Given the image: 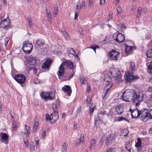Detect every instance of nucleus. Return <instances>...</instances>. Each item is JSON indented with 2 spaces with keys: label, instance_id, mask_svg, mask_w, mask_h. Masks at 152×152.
Returning <instances> with one entry per match:
<instances>
[{
  "label": "nucleus",
  "instance_id": "nucleus-1",
  "mask_svg": "<svg viewBox=\"0 0 152 152\" xmlns=\"http://www.w3.org/2000/svg\"><path fill=\"white\" fill-rule=\"evenodd\" d=\"M144 96V94L142 92L137 93L132 90L125 91L123 93L122 98L126 102L132 101L134 103L137 101L138 102L136 103V105L143 100Z\"/></svg>",
  "mask_w": 152,
  "mask_h": 152
},
{
  "label": "nucleus",
  "instance_id": "nucleus-2",
  "mask_svg": "<svg viewBox=\"0 0 152 152\" xmlns=\"http://www.w3.org/2000/svg\"><path fill=\"white\" fill-rule=\"evenodd\" d=\"M51 107L53 109V112L50 115L48 114L46 115L45 120H48L50 123H54L58 118V110L57 106L56 104L53 105Z\"/></svg>",
  "mask_w": 152,
  "mask_h": 152
},
{
  "label": "nucleus",
  "instance_id": "nucleus-3",
  "mask_svg": "<svg viewBox=\"0 0 152 152\" xmlns=\"http://www.w3.org/2000/svg\"><path fill=\"white\" fill-rule=\"evenodd\" d=\"M65 66H67L70 69H72V70L74 69V67L72 62L69 61H66L61 64L59 67V70L57 73V75L58 77V78L61 79V77L64 75L65 71L64 68Z\"/></svg>",
  "mask_w": 152,
  "mask_h": 152
},
{
  "label": "nucleus",
  "instance_id": "nucleus-4",
  "mask_svg": "<svg viewBox=\"0 0 152 152\" xmlns=\"http://www.w3.org/2000/svg\"><path fill=\"white\" fill-rule=\"evenodd\" d=\"M103 83L105 86V88L107 89L103 97V99L105 100L109 96V91L112 86L111 77L108 75L105 76L104 78Z\"/></svg>",
  "mask_w": 152,
  "mask_h": 152
},
{
  "label": "nucleus",
  "instance_id": "nucleus-5",
  "mask_svg": "<svg viewBox=\"0 0 152 152\" xmlns=\"http://www.w3.org/2000/svg\"><path fill=\"white\" fill-rule=\"evenodd\" d=\"M40 95L42 98L45 101L54 99L55 96V94L52 91L42 92H41Z\"/></svg>",
  "mask_w": 152,
  "mask_h": 152
},
{
  "label": "nucleus",
  "instance_id": "nucleus-6",
  "mask_svg": "<svg viewBox=\"0 0 152 152\" xmlns=\"http://www.w3.org/2000/svg\"><path fill=\"white\" fill-rule=\"evenodd\" d=\"M124 77L127 82H132L134 80L138 78V77L133 75V72L129 71L125 73Z\"/></svg>",
  "mask_w": 152,
  "mask_h": 152
},
{
  "label": "nucleus",
  "instance_id": "nucleus-7",
  "mask_svg": "<svg viewBox=\"0 0 152 152\" xmlns=\"http://www.w3.org/2000/svg\"><path fill=\"white\" fill-rule=\"evenodd\" d=\"M113 38L114 40L119 43L123 42L125 39L124 35L118 31L114 34Z\"/></svg>",
  "mask_w": 152,
  "mask_h": 152
},
{
  "label": "nucleus",
  "instance_id": "nucleus-8",
  "mask_svg": "<svg viewBox=\"0 0 152 152\" xmlns=\"http://www.w3.org/2000/svg\"><path fill=\"white\" fill-rule=\"evenodd\" d=\"M33 48L31 43L26 42H24L23 44V49L26 53H29L31 52Z\"/></svg>",
  "mask_w": 152,
  "mask_h": 152
},
{
  "label": "nucleus",
  "instance_id": "nucleus-9",
  "mask_svg": "<svg viewBox=\"0 0 152 152\" xmlns=\"http://www.w3.org/2000/svg\"><path fill=\"white\" fill-rule=\"evenodd\" d=\"M148 110L146 109L140 111V115L141 120L144 122H146L148 118Z\"/></svg>",
  "mask_w": 152,
  "mask_h": 152
},
{
  "label": "nucleus",
  "instance_id": "nucleus-10",
  "mask_svg": "<svg viewBox=\"0 0 152 152\" xmlns=\"http://www.w3.org/2000/svg\"><path fill=\"white\" fill-rule=\"evenodd\" d=\"M111 73L115 80H119L122 77L121 72L118 68L113 69L112 71L111 72Z\"/></svg>",
  "mask_w": 152,
  "mask_h": 152
},
{
  "label": "nucleus",
  "instance_id": "nucleus-11",
  "mask_svg": "<svg viewBox=\"0 0 152 152\" xmlns=\"http://www.w3.org/2000/svg\"><path fill=\"white\" fill-rule=\"evenodd\" d=\"M14 79L18 83L23 84L26 80L25 76L23 74H17L15 75Z\"/></svg>",
  "mask_w": 152,
  "mask_h": 152
},
{
  "label": "nucleus",
  "instance_id": "nucleus-12",
  "mask_svg": "<svg viewBox=\"0 0 152 152\" xmlns=\"http://www.w3.org/2000/svg\"><path fill=\"white\" fill-rule=\"evenodd\" d=\"M0 141L5 144H7L9 143V136L6 133H1Z\"/></svg>",
  "mask_w": 152,
  "mask_h": 152
},
{
  "label": "nucleus",
  "instance_id": "nucleus-13",
  "mask_svg": "<svg viewBox=\"0 0 152 152\" xmlns=\"http://www.w3.org/2000/svg\"><path fill=\"white\" fill-rule=\"evenodd\" d=\"M10 21L8 17L2 21L0 23V27L7 29L10 25Z\"/></svg>",
  "mask_w": 152,
  "mask_h": 152
},
{
  "label": "nucleus",
  "instance_id": "nucleus-14",
  "mask_svg": "<svg viewBox=\"0 0 152 152\" xmlns=\"http://www.w3.org/2000/svg\"><path fill=\"white\" fill-rule=\"evenodd\" d=\"M119 54V53L114 50H112L108 54L110 58L114 60H117Z\"/></svg>",
  "mask_w": 152,
  "mask_h": 152
},
{
  "label": "nucleus",
  "instance_id": "nucleus-15",
  "mask_svg": "<svg viewBox=\"0 0 152 152\" xmlns=\"http://www.w3.org/2000/svg\"><path fill=\"white\" fill-rule=\"evenodd\" d=\"M115 137L113 135H110L107 137L105 143L106 145H110L111 143L114 142Z\"/></svg>",
  "mask_w": 152,
  "mask_h": 152
},
{
  "label": "nucleus",
  "instance_id": "nucleus-16",
  "mask_svg": "<svg viewBox=\"0 0 152 152\" xmlns=\"http://www.w3.org/2000/svg\"><path fill=\"white\" fill-rule=\"evenodd\" d=\"M52 60L51 59H47L43 63V64L42 66V69H44L45 68H48L50 65Z\"/></svg>",
  "mask_w": 152,
  "mask_h": 152
},
{
  "label": "nucleus",
  "instance_id": "nucleus-17",
  "mask_svg": "<svg viewBox=\"0 0 152 152\" xmlns=\"http://www.w3.org/2000/svg\"><path fill=\"white\" fill-rule=\"evenodd\" d=\"M38 61V59L35 57H30L29 59L28 60V62L30 65L33 66L36 64Z\"/></svg>",
  "mask_w": 152,
  "mask_h": 152
},
{
  "label": "nucleus",
  "instance_id": "nucleus-18",
  "mask_svg": "<svg viewBox=\"0 0 152 152\" xmlns=\"http://www.w3.org/2000/svg\"><path fill=\"white\" fill-rule=\"evenodd\" d=\"M62 89L63 91L66 93L68 96H70L72 90L70 87L69 86L64 85V87H62Z\"/></svg>",
  "mask_w": 152,
  "mask_h": 152
},
{
  "label": "nucleus",
  "instance_id": "nucleus-19",
  "mask_svg": "<svg viewBox=\"0 0 152 152\" xmlns=\"http://www.w3.org/2000/svg\"><path fill=\"white\" fill-rule=\"evenodd\" d=\"M132 118H135L139 117L140 110L137 108L133 110L131 113Z\"/></svg>",
  "mask_w": 152,
  "mask_h": 152
},
{
  "label": "nucleus",
  "instance_id": "nucleus-20",
  "mask_svg": "<svg viewBox=\"0 0 152 152\" xmlns=\"http://www.w3.org/2000/svg\"><path fill=\"white\" fill-rule=\"evenodd\" d=\"M85 7V4L84 2L82 1V2H78L76 4V10L77 12H80L81 9L84 8Z\"/></svg>",
  "mask_w": 152,
  "mask_h": 152
},
{
  "label": "nucleus",
  "instance_id": "nucleus-21",
  "mask_svg": "<svg viewBox=\"0 0 152 152\" xmlns=\"http://www.w3.org/2000/svg\"><path fill=\"white\" fill-rule=\"evenodd\" d=\"M44 41L43 40L38 39L35 43L34 47L38 49L39 48L42 46L44 44Z\"/></svg>",
  "mask_w": 152,
  "mask_h": 152
},
{
  "label": "nucleus",
  "instance_id": "nucleus-22",
  "mask_svg": "<svg viewBox=\"0 0 152 152\" xmlns=\"http://www.w3.org/2000/svg\"><path fill=\"white\" fill-rule=\"evenodd\" d=\"M80 138L77 140L76 141V145H78L80 143L83 144L85 141L84 140V134L82 133L80 135Z\"/></svg>",
  "mask_w": 152,
  "mask_h": 152
},
{
  "label": "nucleus",
  "instance_id": "nucleus-23",
  "mask_svg": "<svg viewBox=\"0 0 152 152\" xmlns=\"http://www.w3.org/2000/svg\"><path fill=\"white\" fill-rule=\"evenodd\" d=\"M115 111L117 114L121 115L124 112L123 109L121 106H117L115 107Z\"/></svg>",
  "mask_w": 152,
  "mask_h": 152
},
{
  "label": "nucleus",
  "instance_id": "nucleus-24",
  "mask_svg": "<svg viewBox=\"0 0 152 152\" xmlns=\"http://www.w3.org/2000/svg\"><path fill=\"white\" fill-rule=\"evenodd\" d=\"M34 124L33 129L34 131H35L37 130V129L39 125V123L37 121V119L36 117H34Z\"/></svg>",
  "mask_w": 152,
  "mask_h": 152
},
{
  "label": "nucleus",
  "instance_id": "nucleus-25",
  "mask_svg": "<svg viewBox=\"0 0 152 152\" xmlns=\"http://www.w3.org/2000/svg\"><path fill=\"white\" fill-rule=\"evenodd\" d=\"M96 145V143L94 140L92 139L91 140L89 145V148L90 149H91L93 148H94Z\"/></svg>",
  "mask_w": 152,
  "mask_h": 152
},
{
  "label": "nucleus",
  "instance_id": "nucleus-26",
  "mask_svg": "<svg viewBox=\"0 0 152 152\" xmlns=\"http://www.w3.org/2000/svg\"><path fill=\"white\" fill-rule=\"evenodd\" d=\"M134 48L133 46H127L126 47L125 49V51L127 53H131L133 50V48Z\"/></svg>",
  "mask_w": 152,
  "mask_h": 152
},
{
  "label": "nucleus",
  "instance_id": "nucleus-27",
  "mask_svg": "<svg viewBox=\"0 0 152 152\" xmlns=\"http://www.w3.org/2000/svg\"><path fill=\"white\" fill-rule=\"evenodd\" d=\"M130 70L131 71V72H132L135 69V63L133 62H131L130 63Z\"/></svg>",
  "mask_w": 152,
  "mask_h": 152
},
{
  "label": "nucleus",
  "instance_id": "nucleus-28",
  "mask_svg": "<svg viewBox=\"0 0 152 152\" xmlns=\"http://www.w3.org/2000/svg\"><path fill=\"white\" fill-rule=\"evenodd\" d=\"M137 142L136 143L135 146L136 147H139L141 146L142 140L139 138H138L137 139Z\"/></svg>",
  "mask_w": 152,
  "mask_h": 152
},
{
  "label": "nucleus",
  "instance_id": "nucleus-29",
  "mask_svg": "<svg viewBox=\"0 0 152 152\" xmlns=\"http://www.w3.org/2000/svg\"><path fill=\"white\" fill-rule=\"evenodd\" d=\"M27 21L28 23V24L30 27H32L33 24L32 23L31 18L30 16H28L27 17Z\"/></svg>",
  "mask_w": 152,
  "mask_h": 152
},
{
  "label": "nucleus",
  "instance_id": "nucleus-30",
  "mask_svg": "<svg viewBox=\"0 0 152 152\" xmlns=\"http://www.w3.org/2000/svg\"><path fill=\"white\" fill-rule=\"evenodd\" d=\"M68 143L66 142H64L62 148V152H66V149Z\"/></svg>",
  "mask_w": 152,
  "mask_h": 152
},
{
  "label": "nucleus",
  "instance_id": "nucleus-31",
  "mask_svg": "<svg viewBox=\"0 0 152 152\" xmlns=\"http://www.w3.org/2000/svg\"><path fill=\"white\" fill-rule=\"evenodd\" d=\"M146 55L148 57H152V49H149L147 51Z\"/></svg>",
  "mask_w": 152,
  "mask_h": 152
},
{
  "label": "nucleus",
  "instance_id": "nucleus-32",
  "mask_svg": "<svg viewBox=\"0 0 152 152\" xmlns=\"http://www.w3.org/2000/svg\"><path fill=\"white\" fill-rule=\"evenodd\" d=\"M142 9L140 7H139L137 8V16L138 17H140L141 14L142 12Z\"/></svg>",
  "mask_w": 152,
  "mask_h": 152
},
{
  "label": "nucleus",
  "instance_id": "nucleus-33",
  "mask_svg": "<svg viewBox=\"0 0 152 152\" xmlns=\"http://www.w3.org/2000/svg\"><path fill=\"white\" fill-rule=\"evenodd\" d=\"M12 122H13L12 124V129L16 130L18 126V124L17 122L15 121Z\"/></svg>",
  "mask_w": 152,
  "mask_h": 152
},
{
  "label": "nucleus",
  "instance_id": "nucleus-34",
  "mask_svg": "<svg viewBox=\"0 0 152 152\" xmlns=\"http://www.w3.org/2000/svg\"><path fill=\"white\" fill-rule=\"evenodd\" d=\"M148 72L150 74H152V63H151L148 66Z\"/></svg>",
  "mask_w": 152,
  "mask_h": 152
},
{
  "label": "nucleus",
  "instance_id": "nucleus-35",
  "mask_svg": "<svg viewBox=\"0 0 152 152\" xmlns=\"http://www.w3.org/2000/svg\"><path fill=\"white\" fill-rule=\"evenodd\" d=\"M69 53L72 55H75L76 54V55L77 56V55L75 53V52L74 50L72 48H70L68 51Z\"/></svg>",
  "mask_w": 152,
  "mask_h": 152
},
{
  "label": "nucleus",
  "instance_id": "nucleus-36",
  "mask_svg": "<svg viewBox=\"0 0 152 152\" xmlns=\"http://www.w3.org/2000/svg\"><path fill=\"white\" fill-rule=\"evenodd\" d=\"M123 133L122 134V136H127L129 133V131L126 129H124L123 130Z\"/></svg>",
  "mask_w": 152,
  "mask_h": 152
},
{
  "label": "nucleus",
  "instance_id": "nucleus-37",
  "mask_svg": "<svg viewBox=\"0 0 152 152\" xmlns=\"http://www.w3.org/2000/svg\"><path fill=\"white\" fill-rule=\"evenodd\" d=\"M27 129L24 132V134L26 135L28 134L27 135V137L28 136V135L30 134V127H27V128H26Z\"/></svg>",
  "mask_w": 152,
  "mask_h": 152
},
{
  "label": "nucleus",
  "instance_id": "nucleus-38",
  "mask_svg": "<svg viewBox=\"0 0 152 152\" xmlns=\"http://www.w3.org/2000/svg\"><path fill=\"white\" fill-rule=\"evenodd\" d=\"M93 105H91L90 106H89V108H90V113H89L90 115H91V114H92V113L93 112L94 110V108L95 106L94 104H92Z\"/></svg>",
  "mask_w": 152,
  "mask_h": 152
},
{
  "label": "nucleus",
  "instance_id": "nucleus-39",
  "mask_svg": "<svg viewBox=\"0 0 152 152\" xmlns=\"http://www.w3.org/2000/svg\"><path fill=\"white\" fill-rule=\"evenodd\" d=\"M86 102L87 106H89V105L91 104V100L90 98H87L86 100Z\"/></svg>",
  "mask_w": 152,
  "mask_h": 152
},
{
  "label": "nucleus",
  "instance_id": "nucleus-40",
  "mask_svg": "<svg viewBox=\"0 0 152 152\" xmlns=\"http://www.w3.org/2000/svg\"><path fill=\"white\" fill-rule=\"evenodd\" d=\"M115 148L111 147L107 150L106 152H115Z\"/></svg>",
  "mask_w": 152,
  "mask_h": 152
},
{
  "label": "nucleus",
  "instance_id": "nucleus-41",
  "mask_svg": "<svg viewBox=\"0 0 152 152\" xmlns=\"http://www.w3.org/2000/svg\"><path fill=\"white\" fill-rule=\"evenodd\" d=\"M47 10V15L48 18V19L50 20L51 19V15L50 12V11L49 10Z\"/></svg>",
  "mask_w": 152,
  "mask_h": 152
},
{
  "label": "nucleus",
  "instance_id": "nucleus-42",
  "mask_svg": "<svg viewBox=\"0 0 152 152\" xmlns=\"http://www.w3.org/2000/svg\"><path fill=\"white\" fill-rule=\"evenodd\" d=\"M148 118L152 119V109L148 110Z\"/></svg>",
  "mask_w": 152,
  "mask_h": 152
},
{
  "label": "nucleus",
  "instance_id": "nucleus-43",
  "mask_svg": "<svg viewBox=\"0 0 152 152\" xmlns=\"http://www.w3.org/2000/svg\"><path fill=\"white\" fill-rule=\"evenodd\" d=\"M99 114H101L102 115H107V116H109L110 115V114L108 113H107L106 111H101L99 112Z\"/></svg>",
  "mask_w": 152,
  "mask_h": 152
},
{
  "label": "nucleus",
  "instance_id": "nucleus-44",
  "mask_svg": "<svg viewBox=\"0 0 152 152\" xmlns=\"http://www.w3.org/2000/svg\"><path fill=\"white\" fill-rule=\"evenodd\" d=\"M116 9H117V12L118 13L117 14V15L118 16H119L118 14H120L121 13V12L122 11L121 8L120 7L118 6L116 8Z\"/></svg>",
  "mask_w": 152,
  "mask_h": 152
},
{
  "label": "nucleus",
  "instance_id": "nucleus-45",
  "mask_svg": "<svg viewBox=\"0 0 152 152\" xmlns=\"http://www.w3.org/2000/svg\"><path fill=\"white\" fill-rule=\"evenodd\" d=\"M58 12V8L57 7H54V12L53 13V15L55 16L56 15Z\"/></svg>",
  "mask_w": 152,
  "mask_h": 152
},
{
  "label": "nucleus",
  "instance_id": "nucleus-46",
  "mask_svg": "<svg viewBox=\"0 0 152 152\" xmlns=\"http://www.w3.org/2000/svg\"><path fill=\"white\" fill-rule=\"evenodd\" d=\"M89 48H91V49H92L93 50H94L95 52L96 53V48H100V47H99V46H98L97 45H95L94 46L90 47Z\"/></svg>",
  "mask_w": 152,
  "mask_h": 152
},
{
  "label": "nucleus",
  "instance_id": "nucleus-47",
  "mask_svg": "<svg viewBox=\"0 0 152 152\" xmlns=\"http://www.w3.org/2000/svg\"><path fill=\"white\" fill-rule=\"evenodd\" d=\"M80 81L81 83H84V81H86V77L83 76L80 78Z\"/></svg>",
  "mask_w": 152,
  "mask_h": 152
},
{
  "label": "nucleus",
  "instance_id": "nucleus-48",
  "mask_svg": "<svg viewBox=\"0 0 152 152\" xmlns=\"http://www.w3.org/2000/svg\"><path fill=\"white\" fill-rule=\"evenodd\" d=\"M87 87L86 88L87 92H89L91 91V88L90 86V84L88 83L87 84Z\"/></svg>",
  "mask_w": 152,
  "mask_h": 152
},
{
  "label": "nucleus",
  "instance_id": "nucleus-49",
  "mask_svg": "<svg viewBox=\"0 0 152 152\" xmlns=\"http://www.w3.org/2000/svg\"><path fill=\"white\" fill-rule=\"evenodd\" d=\"M62 33L66 37H68L69 36L68 33L65 30H64V31H62Z\"/></svg>",
  "mask_w": 152,
  "mask_h": 152
},
{
  "label": "nucleus",
  "instance_id": "nucleus-50",
  "mask_svg": "<svg viewBox=\"0 0 152 152\" xmlns=\"http://www.w3.org/2000/svg\"><path fill=\"white\" fill-rule=\"evenodd\" d=\"M89 5L90 7H91L93 6V0H89Z\"/></svg>",
  "mask_w": 152,
  "mask_h": 152
},
{
  "label": "nucleus",
  "instance_id": "nucleus-51",
  "mask_svg": "<svg viewBox=\"0 0 152 152\" xmlns=\"http://www.w3.org/2000/svg\"><path fill=\"white\" fill-rule=\"evenodd\" d=\"M40 83V80H39L38 78L35 79L34 80V83L35 84H38Z\"/></svg>",
  "mask_w": 152,
  "mask_h": 152
},
{
  "label": "nucleus",
  "instance_id": "nucleus-52",
  "mask_svg": "<svg viewBox=\"0 0 152 152\" xmlns=\"http://www.w3.org/2000/svg\"><path fill=\"white\" fill-rule=\"evenodd\" d=\"M9 41V39L8 38H7L5 39V41L4 43L5 46L6 47L8 44V42Z\"/></svg>",
  "mask_w": 152,
  "mask_h": 152
},
{
  "label": "nucleus",
  "instance_id": "nucleus-53",
  "mask_svg": "<svg viewBox=\"0 0 152 152\" xmlns=\"http://www.w3.org/2000/svg\"><path fill=\"white\" fill-rule=\"evenodd\" d=\"M74 127L73 129H76L77 128V125L76 123L75 122H74Z\"/></svg>",
  "mask_w": 152,
  "mask_h": 152
},
{
  "label": "nucleus",
  "instance_id": "nucleus-54",
  "mask_svg": "<svg viewBox=\"0 0 152 152\" xmlns=\"http://www.w3.org/2000/svg\"><path fill=\"white\" fill-rule=\"evenodd\" d=\"M78 12H77H77H76L75 14L74 18L75 20L77 18V17L78 15Z\"/></svg>",
  "mask_w": 152,
  "mask_h": 152
},
{
  "label": "nucleus",
  "instance_id": "nucleus-55",
  "mask_svg": "<svg viewBox=\"0 0 152 152\" xmlns=\"http://www.w3.org/2000/svg\"><path fill=\"white\" fill-rule=\"evenodd\" d=\"M148 91L149 92H152V86H149L148 87Z\"/></svg>",
  "mask_w": 152,
  "mask_h": 152
},
{
  "label": "nucleus",
  "instance_id": "nucleus-56",
  "mask_svg": "<svg viewBox=\"0 0 152 152\" xmlns=\"http://www.w3.org/2000/svg\"><path fill=\"white\" fill-rule=\"evenodd\" d=\"M105 0H100V5L104 4L105 3Z\"/></svg>",
  "mask_w": 152,
  "mask_h": 152
},
{
  "label": "nucleus",
  "instance_id": "nucleus-57",
  "mask_svg": "<svg viewBox=\"0 0 152 152\" xmlns=\"http://www.w3.org/2000/svg\"><path fill=\"white\" fill-rule=\"evenodd\" d=\"M123 120H124L125 121H128V120H126V119L125 118H123L122 117H121L119 118L118 121H121Z\"/></svg>",
  "mask_w": 152,
  "mask_h": 152
},
{
  "label": "nucleus",
  "instance_id": "nucleus-58",
  "mask_svg": "<svg viewBox=\"0 0 152 152\" xmlns=\"http://www.w3.org/2000/svg\"><path fill=\"white\" fill-rule=\"evenodd\" d=\"M46 134V131H43L42 134V136H43V137H44L45 136Z\"/></svg>",
  "mask_w": 152,
  "mask_h": 152
},
{
  "label": "nucleus",
  "instance_id": "nucleus-59",
  "mask_svg": "<svg viewBox=\"0 0 152 152\" xmlns=\"http://www.w3.org/2000/svg\"><path fill=\"white\" fill-rule=\"evenodd\" d=\"M79 31L81 34H83L82 31V28H79Z\"/></svg>",
  "mask_w": 152,
  "mask_h": 152
},
{
  "label": "nucleus",
  "instance_id": "nucleus-60",
  "mask_svg": "<svg viewBox=\"0 0 152 152\" xmlns=\"http://www.w3.org/2000/svg\"><path fill=\"white\" fill-rule=\"evenodd\" d=\"M3 3H4V5L6 6H7V1H6V0H3Z\"/></svg>",
  "mask_w": 152,
  "mask_h": 152
},
{
  "label": "nucleus",
  "instance_id": "nucleus-61",
  "mask_svg": "<svg viewBox=\"0 0 152 152\" xmlns=\"http://www.w3.org/2000/svg\"><path fill=\"white\" fill-rule=\"evenodd\" d=\"M24 143L26 144V147H28L29 145V143L28 141L27 142L25 141L24 142Z\"/></svg>",
  "mask_w": 152,
  "mask_h": 152
},
{
  "label": "nucleus",
  "instance_id": "nucleus-62",
  "mask_svg": "<svg viewBox=\"0 0 152 152\" xmlns=\"http://www.w3.org/2000/svg\"><path fill=\"white\" fill-rule=\"evenodd\" d=\"M10 115H11V119L12 120V121H14V120H15V118L13 116V115H12L11 113H10Z\"/></svg>",
  "mask_w": 152,
  "mask_h": 152
},
{
  "label": "nucleus",
  "instance_id": "nucleus-63",
  "mask_svg": "<svg viewBox=\"0 0 152 152\" xmlns=\"http://www.w3.org/2000/svg\"><path fill=\"white\" fill-rule=\"evenodd\" d=\"M65 117H66V115H65V113H63L62 115V116H61L62 118H65Z\"/></svg>",
  "mask_w": 152,
  "mask_h": 152
},
{
  "label": "nucleus",
  "instance_id": "nucleus-64",
  "mask_svg": "<svg viewBox=\"0 0 152 152\" xmlns=\"http://www.w3.org/2000/svg\"><path fill=\"white\" fill-rule=\"evenodd\" d=\"M33 69L35 73H37V69L36 68L34 67L33 68Z\"/></svg>",
  "mask_w": 152,
  "mask_h": 152
}]
</instances>
